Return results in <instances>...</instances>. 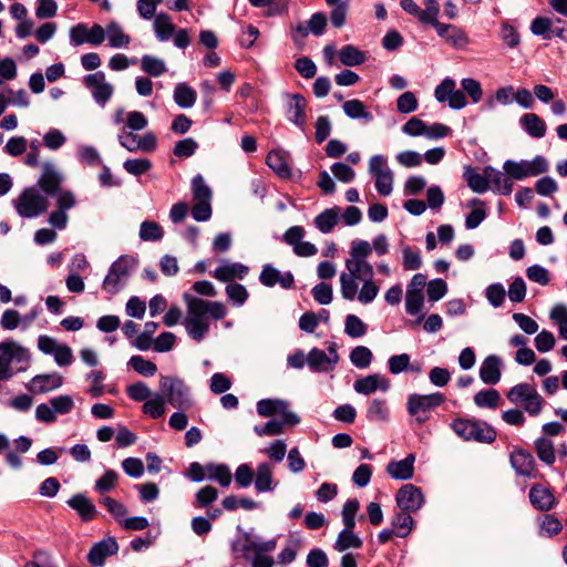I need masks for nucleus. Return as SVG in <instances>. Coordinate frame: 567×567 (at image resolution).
Instances as JSON below:
<instances>
[{
  "label": "nucleus",
  "instance_id": "25",
  "mask_svg": "<svg viewBox=\"0 0 567 567\" xmlns=\"http://www.w3.org/2000/svg\"><path fill=\"white\" fill-rule=\"evenodd\" d=\"M62 176L61 174L51 165L45 164L43 166V172L38 181L39 187L47 195H55L59 190H61Z\"/></svg>",
  "mask_w": 567,
  "mask_h": 567
},
{
  "label": "nucleus",
  "instance_id": "58",
  "mask_svg": "<svg viewBox=\"0 0 567 567\" xmlns=\"http://www.w3.org/2000/svg\"><path fill=\"white\" fill-rule=\"evenodd\" d=\"M101 504L105 506L107 512L120 523L123 520V517L126 515L127 509L124 504L121 502L110 497L104 496L101 498Z\"/></svg>",
  "mask_w": 567,
  "mask_h": 567
},
{
  "label": "nucleus",
  "instance_id": "24",
  "mask_svg": "<svg viewBox=\"0 0 567 567\" xmlns=\"http://www.w3.org/2000/svg\"><path fill=\"white\" fill-rule=\"evenodd\" d=\"M63 384V377L60 373L39 374L32 378L29 390L42 394L59 389Z\"/></svg>",
  "mask_w": 567,
  "mask_h": 567
},
{
  "label": "nucleus",
  "instance_id": "13",
  "mask_svg": "<svg viewBox=\"0 0 567 567\" xmlns=\"http://www.w3.org/2000/svg\"><path fill=\"white\" fill-rule=\"evenodd\" d=\"M424 9H421L420 6L414 0H401V8L411 16H414L419 19L420 22L424 24H432L436 22V18L440 13V4L436 0H422Z\"/></svg>",
  "mask_w": 567,
  "mask_h": 567
},
{
  "label": "nucleus",
  "instance_id": "54",
  "mask_svg": "<svg viewBox=\"0 0 567 567\" xmlns=\"http://www.w3.org/2000/svg\"><path fill=\"white\" fill-rule=\"evenodd\" d=\"M284 409V401L264 399L257 403V412L259 415L269 417Z\"/></svg>",
  "mask_w": 567,
  "mask_h": 567
},
{
  "label": "nucleus",
  "instance_id": "63",
  "mask_svg": "<svg viewBox=\"0 0 567 567\" xmlns=\"http://www.w3.org/2000/svg\"><path fill=\"white\" fill-rule=\"evenodd\" d=\"M197 146V143L193 138H184L175 144L173 153L177 157H190L195 154Z\"/></svg>",
  "mask_w": 567,
  "mask_h": 567
},
{
  "label": "nucleus",
  "instance_id": "34",
  "mask_svg": "<svg viewBox=\"0 0 567 567\" xmlns=\"http://www.w3.org/2000/svg\"><path fill=\"white\" fill-rule=\"evenodd\" d=\"M343 112L350 118H362L365 122L373 121V115L367 110L364 103L358 99L346 101L342 105Z\"/></svg>",
  "mask_w": 567,
  "mask_h": 567
},
{
  "label": "nucleus",
  "instance_id": "10",
  "mask_svg": "<svg viewBox=\"0 0 567 567\" xmlns=\"http://www.w3.org/2000/svg\"><path fill=\"white\" fill-rule=\"evenodd\" d=\"M504 173L512 179L522 181L537 176L548 171V162L543 156H536L532 161H506L503 165Z\"/></svg>",
  "mask_w": 567,
  "mask_h": 567
},
{
  "label": "nucleus",
  "instance_id": "37",
  "mask_svg": "<svg viewBox=\"0 0 567 567\" xmlns=\"http://www.w3.org/2000/svg\"><path fill=\"white\" fill-rule=\"evenodd\" d=\"M255 488L259 493L271 491L272 487V470L268 463H261L257 467Z\"/></svg>",
  "mask_w": 567,
  "mask_h": 567
},
{
  "label": "nucleus",
  "instance_id": "1",
  "mask_svg": "<svg viewBox=\"0 0 567 567\" xmlns=\"http://www.w3.org/2000/svg\"><path fill=\"white\" fill-rule=\"evenodd\" d=\"M372 254L369 241L355 239L351 241L349 258L346 259L347 271L340 275V290L346 300H353L358 292V280L373 277V267L368 261Z\"/></svg>",
  "mask_w": 567,
  "mask_h": 567
},
{
  "label": "nucleus",
  "instance_id": "52",
  "mask_svg": "<svg viewBox=\"0 0 567 567\" xmlns=\"http://www.w3.org/2000/svg\"><path fill=\"white\" fill-rule=\"evenodd\" d=\"M123 167L128 174L141 176L152 168V162L147 158H130L123 163Z\"/></svg>",
  "mask_w": 567,
  "mask_h": 567
},
{
  "label": "nucleus",
  "instance_id": "22",
  "mask_svg": "<svg viewBox=\"0 0 567 567\" xmlns=\"http://www.w3.org/2000/svg\"><path fill=\"white\" fill-rule=\"evenodd\" d=\"M355 392L364 395L374 393L377 390L388 391L390 381L381 374H370L354 381Z\"/></svg>",
  "mask_w": 567,
  "mask_h": 567
},
{
  "label": "nucleus",
  "instance_id": "23",
  "mask_svg": "<svg viewBox=\"0 0 567 567\" xmlns=\"http://www.w3.org/2000/svg\"><path fill=\"white\" fill-rule=\"evenodd\" d=\"M502 375V360L495 354L484 359L480 368V378L485 384H496Z\"/></svg>",
  "mask_w": 567,
  "mask_h": 567
},
{
  "label": "nucleus",
  "instance_id": "12",
  "mask_svg": "<svg viewBox=\"0 0 567 567\" xmlns=\"http://www.w3.org/2000/svg\"><path fill=\"white\" fill-rule=\"evenodd\" d=\"M339 362L336 343H331L328 353L321 349L313 348L307 354V364L312 372H330L333 371Z\"/></svg>",
  "mask_w": 567,
  "mask_h": 567
},
{
  "label": "nucleus",
  "instance_id": "9",
  "mask_svg": "<svg viewBox=\"0 0 567 567\" xmlns=\"http://www.w3.org/2000/svg\"><path fill=\"white\" fill-rule=\"evenodd\" d=\"M159 389L168 402L176 409H187L192 405L189 391L183 380L164 375L159 380Z\"/></svg>",
  "mask_w": 567,
  "mask_h": 567
},
{
  "label": "nucleus",
  "instance_id": "42",
  "mask_svg": "<svg viewBox=\"0 0 567 567\" xmlns=\"http://www.w3.org/2000/svg\"><path fill=\"white\" fill-rule=\"evenodd\" d=\"M360 280L363 282V285L360 291L357 292L355 297L363 305L371 303L378 296L380 287L375 281H373V277Z\"/></svg>",
  "mask_w": 567,
  "mask_h": 567
},
{
  "label": "nucleus",
  "instance_id": "19",
  "mask_svg": "<svg viewBox=\"0 0 567 567\" xmlns=\"http://www.w3.org/2000/svg\"><path fill=\"white\" fill-rule=\"evenodd\" d=\"M118 545L112 537L103 539L96 543L89 551L87 560L94 567H101L104 565L105 558L116 554Z\"/></svg>",
  "mask_w": 567,
  "mask_h": 567
},
{
  "label": "nucleus",
  "instance_id": "11",
  "mask_svg": "<svg viewBox=\"0 0 567 567\" xmlns=\"http://www.w3.org/2000/svg\"><path fill=\"white\" fill-rule=\"evenodd\" d=\"M49 200L45 195L35 188L23 190L16 204L18 214L23 218H33L47 212Z\"/></svg>",
  "mask_w": 567,
  "mask_h": 567
},
{
  "label": "nucleus",
  "instance_id": "47",
  "mask_svg": "<svg viewBox=\"0 0 567 567\" xmlns=\"http://www.w3.org/2000/svg\"><path fill=\"white\" fill-rule=\"evenodd\" d=\"M206 471L208 478L217 481L221 486L226 487L231 483V473L226 465L209 464L206 466Z\"/></svg>",
  "mask_w": 567,
  "mask_h": 567
},
{
  "label": "nucleus",
  "instance_id": "33",
  "mask_svg": "<svg viewBox=\"0 0 567 567\" xmlns=\"http://www.w3.org/2000/svg\"><path fill=\"white\" fill-rule=\"evenodd\" d=\"M339 208H327L315 218L316 227L322 234H329L339 223Z\"/></svg>",
  "mask_w": 567,
  "mask_h": 567
},
{
  "label": "nucleus",
  "instance_id": "31",
  "mask_svg": "<svg viewBox=\"0 0 567 567\" xmlns=\"http://www.w3.org/2000/svg\"><path fill=\"white\" fill-rule=\"evenodd\" d=\"M154 31L158 41L166 42L175 33V24L172 22L171 17L165 12H159L154 19Z\"/></svg>",
  "mask_w": 567,
  "mask_h": 567
},
{
  "label": "nucleus",
  "instance_id": "48",
  "mask_svg": "<svg viewBox=\"0 0 567 567\" xmlns=\"http://www.w3.org/2000/svg\"><path fill=\"white\" fill-rule=\"evenodd\" d=\"M164 236L163 228L155 221L145 220L140 227V238L144 241H156Z\"/></svg>",
  "mask_w": 567,
  "mask_h": 567
},
{
  "label": "nucleus",
  "instance_id": "6",
  "mask_svg": "<svg viewBox=\"0 0 567 567\" xmlns=\"http://www.w3.org/2000/svg\"><path fill=\"white\" fill-rule=\"evenodd\" d=\"M445 401V395L440 392L431 394H411L408 398V413L421 425L430 419L431 412Z\"/></svg>",
  "mask_w": 567,
  "mask_h": 567
},
{
  "label": "nucleus",
  "instance_id": "17",
  "mask_svg": "<svg viewBox=\"0 0 567 567\" xmlns=\"http://www.w3.org/2000/svg\"><path fill=\"white\" fill-rule=\"evenodd\" d=\"M423 503L421 489L412 484L403 485L396 494V504L402 511L416 512Z\"/></svg>",
  "mask_w": 567,
  "mask_h": 567
},
{
  "label": "nucleus",
  "instance_id": "41",
  "mask_svg": "<svg viewBox=\"0 0 567 567\" xmlns=\"http://www.w3.org/2000/svg\"><path fill=\"white\" fill-rule=\"evenodd\" d=\"M468 187L475 193H484L489 187V179L486 174V168L483 174L476 173L474 169L468 168L465 173Z\"/></svg>",
  "mask_w": 567,
  "mask_h": 567
},
{
  "label": "nucleus",
  "instance_id": "3",
  "mask_svg": "<svg viewBox=\"0 0 567 567\" xmlns=\"http://www.w3.org/2000/svg\"><path fill=\"white\" fill-rule=\"evenodd\" d=\"M462 90L456 89V82L451 78H445L434 90V96L440 103L447 102L453 110H461L466 106V95L473 103H478L483 97L481 83L472 78L461 81Z\"/></svg>",
  "mask_w": 567,
  "mask_h": 567
},
{
  "label": "nucleus",
  "instance_id": "29",
  "mask_svg": "<svg viewBox=\"0 0 567 567\" xmlns=\"http://www.w3.org/2000/svg\"><path fill=\"white\" fill-rule=\"evenodd\" d=\"M519 123H520L522 127L525 130V132L534 138H542L546 134V131H547L546 123L536 113L524 114L520 117Z\"/></svg>",
  "mask_w": 567,
  "mask_h": 567
},
{
  "label": "nucleus",
  "instance_id": "44",
  "mask_svg": "<svg viewBox=\"0 0 567 567\" xmlns=\"http://www.w3.org/2000/svg\"><path fill=\"white\" fill-rule=\"evenodd\" d=\"M499 402L501 395L495 389L482 390L474 396V403L480 408L496 409Z\"/></svg>",
  "mask_w": 567,
  "mask_h": 567
},
{
  "label": "nucleus",
  "instance_id": "14",
  "mask_svg": "<svg viewBox=\"0 0 567 567\" xmlns=\"http://www.w3.org/2000/svg\"><path fill=\"white\" fill-rule=\"evenodd\" d=\"M83 82L91 90L95 102L101 106H104L113 95L114 89L106 82L105 74L102 71L86 75Z\"/></svg>",
  "mask_w": 567,
  "mask_h": 567
},
{
  "label": "nucleus",
  "instance_id": "36",
  "mask_svg": "<svg viewBox=\"0 0 567 567\" xmlns=\"http://www.w3.org/2000/svg\"><path fill=\"white\" fill-rule=\"evenodd\" d=\"M104 30L105 37L107 35L109 43L112 48H125L130 44V35L124 33L118 23L112 22Z\"/></svg>",
  "mask_w": 567,
  "mask_h": 567
},
{
  "label": "nucleus",
  "instance_id": "60",
  "mask_svg": "<svg viewBox=\"0 0 567 567\" xmlns=\"http://www.w3.org/2000/svg\"><path fill=\"white\" fill-rule=\"evenodd\" d=\"M410 355L408 353L395 354L389 358L388 368L392 374H399L403 371H409Z\"/></svg>",
  "mask_w": 567,
  "mask_h": 567
},
{
  "label": "nucleus",
  "instance_id": "40",
  "mask_svg": "<svg viewBox=\"0 0 567 567\" xmlns=\"http://www.w3.org/2000/svg\"><path fill=\"white\" fill-rule=\"evenodd\" d=\"M141 69L151 76H161L167 71L165 62L153 55H143L141 59Z\"/></svg>",
  "mask_w": 567,
  "mask_h": 567
},
{
  "label": "nucleus",
  "instance_id": "38",
  "mask_svg": "<svg viewBox=\"0 0 567 567\" xmlns=\"http://www.w3.org/2000/svg\"><path fill=\"white\" fill-rule=\"evenodd\" d=\"M410 513L401 509L392 518L391 524L393 529L396 530V537L404 538L411 533L414 522Z\"/></svg>",
  "mask_w": 567,
  "mask_h": 567
},
{
  "label": "nucleus",
  "instance_id": "46",
  "mask_svg": "<svg viewBox=\"0 0 567 567\" xmlns=\"http://www.w3.org/2000/svg\"><path fill=\"white\" fill-rule=\"evenodd\" d=\"M536 453L539 460L548 465L554 464L556 456L554 451V444L546 437H539L535 442Z\"/></svg>",
  "mask_w": 567,
  "mask_h": 567
},
{
  "label": "nucleus",
  "instance_id": "39",
  "mask_svg": "<svg viewBox=\"0 0 567 567\" xmlns=\"http://www.w3.org/2000/svg\"><path fill=\"white\" fill-rule=\"evenodd\" d=\"M362 540L353 533V529L343 528L334 543V549L344 551L349 548H360Z\"/></svg>",
  "mask_w": 567,
  "mask_h": 567
},
{
  "label": "nucleus",
  "instance_id": "57",
  "mask_svg": "<svg viewBox=\"0 0 567 567\" xmlns=\"http://www.w3.org/2000/svg\"><path fill=\"white\" fill-rule=\"evenodd\" d=\"M136 259L134 257L124 255L115 260L110 270L123 278L127 277L130 270L136 266Z\"/></svg>",
  "mask_w": 567,
  "mask_h": 567
},
{
  "label": "nucleus",
  "instance_id": "16",
  "mask_svg": "<svg viewBox=\"0 0 567 567\" xmlns=\"http://www.w3.org/2000/svg\"><path fill=\"white\" fill-rule=\"evenodd\" d=\"M511 465L517 475L528 478L537 477V470L535 467L534 456L523 450L515 449L509 456Z\"/></svg>",
  "mask_w": 567,
  "mask_h": 567
},
{
  "label": "nucleus",
  "instance_id": "53",
  "mask_svg": "<svg viewBox=\"0 0 567 567\" xmlns=\"http://www.w3.org/2000/svg\"><path fill=\"white\" fill-rule=\"evenodd\" d=\"M402 265L405 270H417L421 268L422 258L419 250L404 246L402 248Z\"/></svg>",
  "mask_w": 567,
  "mask_h": 567
},
{
  "label": "nucleus",
  "instance_id": "50",
  "mask_svg": "<svg viewBox=\"0 0 567 567\" xmlns=\"http://www.w3.org/2000/svg\"><path fill=\"white\" fill-rule=\"evenodd\" d=\"M554 21L546 17H536L530 23V31L534 35L542 37L544 40L551 39V27Z\"/></svg>",
  "mask_w": 567,
  "mask_h": 567
},
{
  "label": "nucleus",
  "instance_id": "28",
  "mask_svg": "<svg viewBox=\"0 0 567 567\" xmlns=\"http://www.w3.org/2000/svg\"><path fill=\"white\" fill-rule=\"evenodd\" d=\"M414 461L413 454H409L401 461H391L386 466V473L394 480H410L414 473Z\"/></svg>",
  "mask_w": 567,
  "mask_h": 567
},
{
  "label": "nucleus",
  "instance_id": "15",
  "mask_svg": "<svg viewBox=\"0 0 567 567\" xmlns=\"http://www.w3.org/2000/svg\"><path fill=\"white\" fill-rule=\"evenodd\" d=\"M105 40V30L100 24H94L91 29L83 23H79L70 30V41L74 45L90 43L100 45Z\"/></svg>",
  "mask_w": 567,
  "mask_h": 567
},
{
  "label": "nucleus",
  "instance_id": "59",
  "mask_svg": "<svg viewBox=\"0 0 567 567\" xmlns=\"http://www.w3.org/2000/svg\"><path fill=\"white\" fill-rule=\"evenodd\" d=\"M118 480V474L113 470H107L105 473L95 482V489L103 494L112 491Z\"/></svg>",
  "mask_w": 567,
  "mask_h": 567
},
{
  "label": "nucleus",
  "instance_id": "4",
  "mask_svg": "<svg viewBox=\"0 0 567 567\" xmlns=\"http://www.w3.org/2000/svg\"><path fill=\"white\" fill-rule=\"evenodd\" d=\"M30 352L27 348L13 340L0 342V382L12 378L11 363L16 371H25L30 363Z\"/></svg>",
  "mask_w": 567,
  "mask_h": 567
},
{
  "label": "nucleus",
  "instance_id": "62",
  "mask_svg": "<svg viewBox=\"0 0 567 567\" xmlns=\"http://www.w3.org/2000/svg\"><path fill=\"white\" fill-rule=\"evenodd\" d=\"M367 416L370 420L384 421L388 417V409L384 400L374 399L369 404Z\"/></svg>",
  "mask_w": 567,
  "mask_h": 567
},
{
  "label": "nucleus",
  "instance_id": "56",
  "mask_svg": "<svg viewBox=\"0 0 567 567\" xmlns=\"http://www.w3.org/2000/svg\"><path fill=\"white\" fill-rule=\"evenodd\" d=\"M165 399L161 395L147 400L143 405V412L153 419H158L165 413Z\"/></svg>",
  "mask_w": 567,
  "mask_h": 567
},
{
  "label": "nucleus",
  "instance_id": "2",
  "mask_svg": "<svg viewBox=\"0 0 567 567\" xmlns=\"http://www.w3.org/2000/svg\"><path fill=\"white\" fill-rule=\"evenodd\" d=\"M187 312L184 326L187 334L195 341H202L209 331L208 317L220 320L227 315L225 306L219 301H209L202 298L184 295Z\"/></svg>",
  "mask_w": 567,
  "mask_h": 567
},
{
  "label": "nucleus",
  "instance_id": "5",
  "mask_svg": "<svg viewBox=\"0 0 567 567\" xmlns=\"http://www.w3.org/2000/svg\"><path fill=\"white\" fill-rule=\"evenodd\" d=\"M450 426L464 441L491 444L497 436L495 429L483 420L457 417Z\"/></svg>",
  "mask_w": 567,
  "mask_h": 567
},
{
  "label": "nucleus",
  "instance_id": "7",
  "mask_svg": "<svg viewBox=\"0 0 567 567\" xmlns=\"http://www.w3.org/2000/svg\"><path fill=\"white\" fill-rule=\"evenodd\" d=\"M276 540L254 542L246 539L240 547L241 556L251 563V567H272L274 559L270 554L276 549Z\"/></svg>",
  "mask_w": 567,
  "mask_h": 567
},
{
  "label": "nucleus",
  "instance_id": "64",
  "mask_svg": "<svg viewBox=\"0 0 567 567\" xmlns=\"http://www.w3.org/2000/svg\"><path fill=\"white\" fill-rule=\"evenodd\" d=\"M329 559L327 554L320 548H313L307 556L308 567H328Z\"/></svg>",
  "mask_w": 567,
  "mask_h": 567
},
{
  "label": "nucleus",
  "instance_id": "61",
  "mask_svg": "<svg viewBox=\"0 0 567 567\" xmlns=\"http://www.w3.org/2000/svg\"><path fill=\"white\" fill-rule=\"evenodd\" d=\"M398 111L404 114L412 113L417 109V99L411 91L401 94L396 100Z\"/></svg>",
  "mask_w": 567,
  "mask_h": 567
},
{
  "label": "nucleus",
  "instance_id": "43",
  "mask_svg": "<svg viewBox=\"0 0 567 567\" xmlns=\"http://www.w3.org/2000/svg\"><path fill=\"white\" fill-rule=\"evenodd\" d=\"M192 193L194 202H212V189L199 174L192 179Z\"/></svg>",
  "mask_w": 567,
  "mask_h": 567
},
{
  "label": "nucleus",
  "instance_id": "35",
  "mask_svg": "<svg viewBox=\"0 0 567 567\" xmlns=\"http://www.w3.org/2000/svg\"><path fill=\"white\" fill-rule=\"evenodd\" d=\"M340 62L346 66H358L365 62V53L352 44H347L339 51Z\"/></svg>",
  "mask_w": 567,
  "mask_h": 567
},
{
  "label": "nucleus",
  "instance_id": "51",
  "mask_svg": "<svg viewBox=\"0 0 567 567\" xmlns=\"http://www.w3.org/2000/svg\"><path fill=\"white\" fill-rule=\"evenodd\" d=\"M128 364L140 374L144 375V377H153L156 371H157V367L154 362L150 361V360H146L144 359L143 357L141 355H133L130 361H128Z\"/></svg>",
  "mask_w": 567,
  "mask_h": 567
},
{
  "label": "nucleus",
  "instance_id": "8",
  "mask_svg": "<svg viewBox=\"0 0 567 567\" xmlns=\"http://www.w3.org/2000/svg\"><path fill=\"white\" fill-rule=\"evenodd\" d=\"M506 396L514 404H523L530 415H538L543 409L544 400L533 384H516L509 389Z\"/></svg>",
  "mask_w": 567,
  "mask_h": 567
},
{
  "label": "nucleus",
  "instance_id": "26",
  "mask_svg": "<svg viewBox=\"0 0 567 567\" xmlns=\"http://www.w3.org/2000/svg\"><path fill=\"white\" fill-rule=\"evenodd\" d=\"M66 503L84 522L92 520L97 514L93 502L82 493L73 495Z\"/></svg>",
  "mask_w": 567,
  "mask_h": 567
},
{
  "label": "nucleus",
  "instance_id": "20",
  "mask_svg": "<svg viewBox=\"0 0 567 567\" xmlns=\"http://www.w3.org/2000/svg\"><path fill=\"white\" fill-rule=\"evenodd\" d=\"M307 109L308 102L306 97L300 94H293L288 102V118L291 123L305 131L307 126Z\"/></svg>",
  "mask_w": 567,
  "mask_h": 567
},
{
  "label": "nucleus",
  "instance_id": "49",
  "mask_svg": "<svg viewBox=\"0 0 567 567\" xmlns=\"http://www.w3.org/2000/svg\"><path fill=\"white\" fill-rule=\"evenodd\" d=\"M373 354L371 350L364 346H358L350 353V361L359 369H365L371 364Z\"/></svg>",
  "mask_w": 567,
  "mask_h": 567
},
{
  "label": "nucleus",
  "instance_id": "21",
  "mask_svg": "<svg viewBox=\"0 0 567 567\" xmlns=\"http://www.w3.org/2000/svg\"><path fill=\"white\" fill-rule=\"evenodd\" d=\"M529 501L532 505L542 512H547L556 505V498L553 491L542 484H535L529 491Z\"/></svg>",
  "mask_w": 567,
  "mask_h": 567
},
{
  "label": "nucleus",
  "instance_id": "55",
  "mask_svg": "<svg viewBox=\"0 0 567 567\" xmlns=\"http://www.w3.org/2000/svg\"><path fill=\"white\" fill-rule=\"evenodd\" d=\"M359 501L353 498L346 502L342 508V520L344 528L354 529L355 527V515L359 509Z\"/></svg>",
  "mask_w": 567,
  "mask_h": 567
},
{
  "label": "nucleus",
  "instance_id": "32",
  "mask_svg": "<svg viewBox=\"0 0 567 567\" xmlns=\"http://www.w3.org/2000/svg\"><path fill=\"white\" fill-rule=\"evenodd\" d=\"M197 100L196 91L188 84L177 83L174 89V101L182 109H190Z\"/></svg>",
  "mask_w": 567,
  "mask_h": 567
},
{
  "label": "nucleus",
  "instance_id": "30",
  "mask_svg": "<svg viewBox=\"0 0 567 567\" xmlns=\"http://www.w3.org/2000/svg\"><path fill=\"white\" fill-rule=\"evenodd\" d=\"M486 174L489 179V185L494 192L501 195H509L513 192V179L512 177L504 176V174L493 167H486Z\"/></svg>",
  "mask_w": 567,
  "mask_h": 567
},
{
  "label": "nucleus",
  "instance_id": "45",
  "mask_svg": "<svg viewBox=\"0 0 567 567\" xmlns=\"http://www.w3.org/2000/svg\"><path fill=\"white\" fill-rule=\"evenodd\" d=\"M368 331V326L355 315H348L344 321V332L350 338H361Z\"/></svg>",
  "mask_w": 567,
  "mask_h": 567
},
{
  "label": "nucleus",
  "instance_id": "18",
  "mask_svg": "<svg viewBox=\"0 0 567 567\" xmlns=\"http://www.w3.org/2000/svg\"><path fill=\"white\" fill-rule=\"evenodd\" d=\"M431 25L435 28L437 34L441 38H443L450 45L456 49H463L470 42L466 33L454 24L441 23L436 19V22H433Z\"/></svg>",
  "mask_w": 567,
  "mask_h": 567
},
{
  "label": "nucleus",
  "instance_id": "27",
  "mask_svg": "<svg viewBox=\"0 0 567 567\" xmlns=\"http://www.w3.org/2000/svg\"><path fill=\"white\" fill-rule=\"evenodd\" d=\"M249 268L239 262H226L213 272V277L221 282H230L234 279H244L248 275Z\"/></svg>",
  "mask_w": 567,
  "mask_h": 567
}]
</instances>
